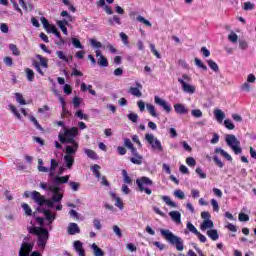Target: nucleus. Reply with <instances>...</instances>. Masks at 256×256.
I'll return each mask as SVG.
<instances>
[{"label": "nucleus", "mask_w": 256, "mask_h": 256, "mask_svg": "<svg viewBox=\"0 0 256 256\" xmlns=\"http://www.w3.org/2000/svg\"><path fill=\"white\" fill-rule=\"evenodd\" d=\"M28 233H30V235H36V237H38V247L45 249V245H47V241H49V230L43 227H29Z\"/></svg>", "instance_id": "obj_1"}, {"label": "nucleus", "mask_w": 256, "mask_h": 256, "mask_svg": "<svg viewBox=\"0 0 256 256\" xmlns=\"http://www.w3.org/2000/svg\"><path fill=\"white\" fill-rule=\"evenodd\" d=\"M160 233L164 239L168 241L171 245H175L177 251H183L185 246L183 245V239L179 236H175L171 230L160 229Z\"/></svg>", "instance_id": "obj_2"}, {"label": "nucleus", "mask_w": 256, "mask_h": 256, "mask_svg": "<svg viewBox=\"0 0 256 256\" xmlns=\"http://www.w3.org/2000/svg\"><path fill=\"white\" fill-rule=\"evenodd\" d=\"M79 134V129L77 127H72L70 129L64 128V133H59L58 139L60 143H77L75 137Z\"/></svg>", "instance_id": "obj_3"}, {"label": "nucleus", "mask_w": 256, "mask_h": 256, "mask_svg": "<svg viewBox=\"0 0 256 256\" xmlns=\"http://www.w3.org/2000/svg\"><path fill=\"white\" fill-rule=\"evenodd\" d=\"M31 199L34 201V203H37L39 207H43V205H47L50 209H53L55 207V201L46 199L45 196L41 195V193L37 191L31 192Z\"/></svg>", "instance_id": "obj_4"}, {"label": "nucleus", "mask_w": 256, "mask_h": 256, "mask_svg": "<svg viewBox=\"0 0 256 256\" xmlns=\"http://www.w3.org/2000/svg\"><path fill=\"white\" fill-rule=\"evenodd\" d=\"M225 141L228 147L232 149L235 155H241V153H243V149L241 148V142L239 141V139H237L235 135L233 134L226 135Z\"/></svg>", "instance_id": "obj_5"}, {"label": "nucleus", "mask_w": 256, "mask_h": 256, "mask_svg": "<svg viewBox=\"0 0 256 256\" xmlns=\"http://www.w3.org/2000/svg\"><path fill=\"white\" fill-rule=\"evenodd\" d=\"M136 184L138 186V189L141 193H146V195H151L153 191L149 189L148 187H151L153 185V180H151L147 176H142L136 180Z\"/></svg>", "instance_id": "obj_6"}, {"label": "nucleus", "mask_w": 256, "mask_h": 256, "mask_svg": "<svg viewBox=\"0 0 256 256\" xmlns=\"http://www.w3.org/2000/svg\"><path fill=\"white\" fill-rule=\"evenodd\" d=\"M178 83L182 85V91H184V93H189V95H193V93H195V86L188 84L191 83V76L182 74V78H178Z\"/></svg>", "instance_id": "obj_7"}, {"label": "nucleus", "mask_w": 256, "mask_h": 256, "mask_svg": "<svg viewBox=\"0 0 256 256\" xmlns=\"http://www.w3.org/2000/svg\"><path fill=\"white\" fill-rule=\"evenodd\" d=\"M36 57L39 59L40 63L37 61H34L32 63L33 67L36 69L37 73L41 75L42 77L45 76V72L41 69L43 67L44 69L49 68V60L45 57H42L41 54L36 55Z\"/></svg>", "instance_id": "obj_8"}, {"label": "nucleus", "mask_w": 256, "mask_h": 256, "mask_svg": "<svg viewBox=\"0 0 256 256\" xmlns=\"http://www.w3.org/2000/svg\"><path fill=\"white\" fill-rule=\"evenodd\" d=\"M145 139L147 141V143H149V145H151L152 149H154V151H159L160 153L163 152V145L161 144V141L157 138H155V136H153V134H145Z\"/></svg>", "instance_id": "obj_9"}, {"label": "nucleus", "mask_w": 256, "mask_h": 256, "mask_svg": "<svg viewBox=\"0 0 256 256\" xmlns=\"http://www.w3.org/2000/svg\"><path fill=\"white\" fill-rule=\"evenodd\" d=\"M48 191L52 193V201L59 203L63 199V194L60 193L61 188L55 185H48Z\"/></svg>", "instance_id": "obj_10"}, {"label": "nucleus", "mask_w": 256, "mask_h": 256, "mask_svg": "<svg viewBox=\"0 0 256 256\" xmlns=\"http://www.w3.org/2000/svg\"><path fill=\"white\" fill-rule=\"evenodd\" d=\"M130 151L131 155L133 156L130 158L131 163H133V165H143V156L139 154L137 148H135V146H132V148H130Z\"/></svg>", "instance_id": "obj_11"}, {"label": "nucleus", "mask_w": 256, "mask_h": 256, "mask_svg": "<svg viewBox=\"0 0 256 256\" xmlns=\"http://www.w3.org/2000/svg\"><path fill=\"white\" fill-rule=\"evenodd\" d=\"M154 103L159 105V107H162L166 113H171V111H173V108L170 106V104L167 103V101L161 99L159 96L154 97Z\"/></svg>", "instance_id": "obj_12"}, {"label": "nucleus", "mask_w": 256, "mask_h": 256, "mask_svg": "<svg viewBox=\"0 0 256 256\" xmlns=\"http://www.w3.org/2000/svg\"><path fill=\"white\" fill-rule=\"evenodd\" d=\"M39 213H43L45 215V219L48 221V225H52L53 221L57 219V216L55 214L51 213V210L43 209V208H38Z\"/></svg>", "instance_id": "obj_13"}, {"label": "nucleus", "mask_w": 256, "mask_h": 256, "mask_svg": "<svg viewBox=\"0 0 256 256\" xmlns=\"http://www.w3.org/2000/svg\"><path fill=\"white\" fill-rule=\"evenodd\" d=\"M33 251V244L27 242L22 243V246L19 251V256H28L29 252Z\"/></svg>", "instance_id": "obj_14"}, {"label": "nucleus", "mask_w": 256, "mask_h": 256, "mask_svg": "<svg viewBox=\"0 0 256 256\" xmlns=\"http://www.w3.org/2000/svg\"><path fill=\"white\" fill-rule=\"evenodd\" d=\"M136 87H130L129 93L134 95V97H141L143 94L141 93V89H143V85L139 82L135 83Z\"/></svg>", "instance_id": "obj_15"}, {"label": "nucleus", "mask_w": 256, "mask_h": 256, "mask_svg": "<svg viewBox=\"0 0 256 256\" xmlns=\"http://www.w3.org/2000/svg\"><path fill=\"white\" fill-rule=\"evenodd\" d=\"M70 144L72 146H66V155L72 157V155H75L77 153V150L79 149V143L74 142Z\"/></svg>", "instance_id": "obj_16"}, {"label": "nucleus", "mask_w": 256, "mask_h": 256, "mask_svg": "<svg viewBox=\"0 0 256 256\" xmlns=\"http://www.w3.org/2000/svg\"><path fill=\"white\" fill-rule=\"evenodd\" d=\"M174 110L176 113H178V115H187V113H189V110L181 103L175 104Z\"/></svg>", "instance_id": "obj_17"}, {"label": "nucleus", "mask_w": 256, "mask_h": 256, "mask_svg": "<svg viewBox=\"0 0 256 256\" xmlns=\"http://www.w3.org/2000/svg\"><path fill=\"white\" fill-rule=\"evenodd\" d=\"M74 249L79 256H85V249H83V242L76 240L74 242Z\"/></svg>", "instance_id": "obj_18"}, {"label": "nucleus", "mask_w": 256, "mask_h": 256, "mask_svg": "<svg viewBox=\"0 0 256 256\" xmlns=\"http://www.w3.org/2000/svg\"><path fill=\"white\" fill-rule=\"evenodd\" d=\"M77 233H81V229L77 223H70L68 226V235H77Z\"/></svg>", "instance_id": "obj_19"}, {"label": "nucleus", "mask_w": 256, "mask_h": 256, "mask_svg": "<svg viewBox=\"0 0 256 256\" xmlns=\"http://www.w3.org/2000/svg\"><path fill=\"white\" fill-rule=\"evenodd\" d=\"M214 153L220 154L222 157H224V159H227V161H233V157H231V155L222 148H215Z\"/></svg>", "instance_id": "obj_20"}, {"label": "nucleus", "mask_w": 256, "mask_h": 256, "mask_svg": "<svg viewBox=\"0 0 256 256\" xmlns=\"http://www.w3.org/2000/svg\"><path fill=\"white\" fill-rule=\"evenodd\" d=\"M213 227H215V224L210 219L204 220L200 225L201 231H207V229H213Z\"/></svg>", "instance_id": "obj_21"}, {"label": "nucleus", "mask_w": 256, "mask_h": 256, "mask_svg": "<svg viewBox=\"0 0 256 256\" xmlns=\"http://www.w3.org/2000/svg\"><path fill=\"white\" fill-rule=\"evenodd\" d=\"M169 215L172 221L176 222L177 225L181 224V213H179V211H171Z\"/></svg>", "instance_id": "obj_22"}, {"label": "nucleus", "mask_w": 256, "mask_h": 256, "mask_svg": "<svg viewBox=\"0 0 256 256\" xmlns=\"http://www.w3.org/2000/svg\"><path fill=\"white\" fill-rule=\"evenodd\" d=\"M64 162L66 163L67 169H72L73 165H75V158H73V156L65 155Z\"/></svg>", "instance_id": "obj_23"}, {"label": "nucleus", "mask_w": 256, "mask_h": 256, "mask_svg": "<svg viewBox=\"0 0 256 256\" xmlns=\"http://www.w3.org/2000/svg\"><path fill=\"white\" fill-rule=\"evenodd\" d=\"M214 116L218 123H223V119H225V113L221 111V109L214 110Z\"/></svg>", "instance_id": "obj_24"}, {"label": "nucleus", "mask_w": 256, "mask_h": 256, "mask_svg": "<svg viewBox=\"0 0 256 256\" xmlns=\"http://www.w3.org/2000/svg\"><path fill=\"white\" fill-rule=\"evenodd\" d=\"M54 183H57L58 185H63L65 183H69V175H66V176H56L54 178Z\"/></svg>", "instance_id": "obj_25"}, {"label": "nucleus", "mask_w": 256, "mask_h": 256, "mask_svg": "<svg viewBox=\"0 0 256 256\" xmlns=\"http://www.w3.org/2000/svg\"><path fill=\"white\" fill-rule=\"evenodd\" d=\"M67 24H68L67 20H58L57 21V25L61 29V31L64 35H68L67 26H66Z\"/></svg>", "instance_id": "obj_26"}, {"label": "nucleus", "mask_w": 256, "mask_h": 256, "mask_svg": "<svg viewBox=\"0 0 256 256\" xmlns=\"http://www.w3.org/2000/svg\"><path fill=\"white\" fill-rule=\"evenodd\" d=\"M84 153L89 157V159H92L93 161L99 159V155H97V152L91 149H84Z\"/></svg>", "instance_id": "obj_27"}, {"label": "nucleus", "mask_w": 256, "mask_h": 256, "mask_svg": "<svg viewBox=\"0 0 256 256\" xmlns=\"http://www.w3.org/2000/svg\"><path fill=\"white\" fill-rule=\"evenodd\" d=\"M207 236L210 237L212 241H217V239H219V232L215 229H210L207 231Z\"/></svg>", "instance_id": "obj_28"}, {"label": "nucleus", "mask_w": 256, "mask_h": 256, "mask_svg": "<svg viewBox=\"0 0 256 256\" xmlns=\"http://www.w3.org/2000/svg\"><path fill=\"white\" fill-rule=\"evenodd\" d=\"M57 167H59V162H57V160L55 159H51L50 161V176L53 177V175H55V169H57Z\"/></svg>", "instance_id": "obj_29"}, {"label": "nucleus", "mask_w": 256, "mask_h": 256, "mask_svg": "<svg viewBox=\"0 0 256 256\" xmlns=\"http://www.w3.org/2000/svg\"><path fill=\"white\" fill-rule=\"evenodd\" d=\"M25 73L28 81H35V72L31 68H26Z\"/></svg>", "instance_id": "obj_30"}, {"label": "nucleus", "mask_w": 256, "mask_h": 256, "mask_svg": "<svg viewBox=\"0 0 256 256\" xmlns=\"http://www.w3.org/2000/svg\"><path fill=\"white\" fill-rule=\"evenodd\" d=\"M111 197L112 199H115V206L119 207V209H123V201L121 200V198H119V196H117V194L115 193H111Z\"/></svg>", "instance_id": "obj_31"}, {"label": "nucleus", "mask_w": 256, "mask_h": 256, "mask_svg": "<svg viewBox=\"0 0 256 256\" xmlns=\"http://www.w3.org/2000/svg\"><path fill=\"white\" fill-rule=\"evenodd\" d=\"M101 169V166L99 164H95L91 167V171L95 175L96 179H101V172L99 171Z\"/></svg>", "instance_id": "obj_32"}, {"label": "nucleus", "mask_w": 256, "mask_h": 256, "mask_svg": "<svg viewBox=\"0 0 256 256\" xmlns=\"http://www.w3.org/2000/svg\"><path fill=\"white\" fill-rule=\"evenodd\" d=\"M21 207L24 210L25 215H27L28 217H31L33 215V210L31 209V206H29V204L22 203Z\"/></svg>", "instance_id": "obj_33"}, {"label": "nucleus", "mask_w": 256, "mask_h": 256, "mask_svg": "<svg viewBox=\"0 0 256 256\" xmlns=\"http://www.w3.org/2000/svg\"><path fill=\"white\" fill-rule=\"evenodd\" d=\"M92 249L94 251L95 256H105V252L97 246V244L93 243L92 244Z\"/></svg>", "instance_id": "obj_34"}, {"label": "nucleus", "mask_w": 256, "mask_h": 256, "mask_svg": "<svg viewBox=\"0 0 256 256\" xmlns=\"http://www.w3.org/2000/svg\"><path fill=\"white\" fill-rule=\"evenodd\" d=\"M121 25V18L117 15H114L112 18L108 19V24L113 26V25Z\"/></svg>", "instance_id": "obj_35"}, {"label": "nucleus", "mask_w": 256, "mask_h": 256, "mask_svg": "<svg viewBox=\"0 0 256 256\" xmlns=\"http://www.w3.org/2000/svg\"><path fill=\"white\" fill-rule=\"evenodd\" d=\"M162 201L166 203L169 207H177V204L171 200V197L169 196H161Z\"/></svg>", "instance_id": "obj_36"}, {"label": "nucleus", "mask_w": 256, "mask_h": 256, "mask_svg": "<svg viewBox=\"0 0 256 256\" xmlns=\"http://www.w3.org/2000/svg\"><path fill=\"white\" fill-rule=\"evenodd\" d=\"M122 176L126 185H133V180L131 179V177H129L127 170H122Z\"/></svg>", "instance_id": "obj_37"}, {"label": "nucleus", "mask_w": 256, "mask_h": 256, "mask_svg": "<svg viewBox=\"0 0 256 256\" xmlns=\"http://www.w3.org/2000/svg\"><path fill=\"white\" fill-rule=\"evenodd\" d=\"M207 64L210 67V69H212V71H214L215 73L219 72V65H217L215 61L211 59L207 60Z\"/></svg>", "instance_id": "obj_38"}, {"label": "nucleus", "mask_w": 256, "mask_h": 256, "mask_svg": "<svg viewBox=\"0 0 256 256\" xmlns=\"http://www.w3.org/2000/svg\"><path fill=\"white\" fill-rule=\"evenodd\" d=\"M98 65L100 67H109V60L105 56H100L98 59Z\"/></svg>", "instance_id": "obj_39"}, {"label": "nucleus", "mask_w": 256, "mask_h": 256, "mask_svg": "<svg viewBox=\"0 0 256 256\" xmlns=\"http://www.w3.org/2000/svg\"><path fill=\"white\" fill-rule=\"evenodd\" d=\"M9 49L16 57H19V55H21V51H19V48L15 44H9Z\"/></svg>", "instance_id": "obj_40"}, {"label": "nucleus", "mask_w": 256, "mask_h": 256, "mask_svg": "<svg viewBox=\"0 0 256 256\" xmlns=\"http://www.w3.org/2000/svg\"><path fill=\"white\" fill-rule=\"evenodd\" d=\"M56 55L61 61H64V63H69V58L65 55V52L58 50L56 51Z\"/></svg>", "instance_id": "obj_41"}, {"label": "nucleus", "mask_w": 256, "mask_h": 256, "mask_svg": "<svg viewBox=\"0 0 256 256\" xmlns=\"http://www.w3.org/2000/svg\"><path fill=\"white\" fill-rule=\"evenodd\" d=\"M186 227H187L188 231H190V233H193L194 235H197L199 233V230H197L195 225H193V223H191V222H188L186 224Z\"/></svg>", "instance_id": "obj_42"}, {"label": "nucleus", "mask_w": 256, "mask_h": 256, "mask_svg": "<svg viewBox=\"0 0 256 256\" xmlns=\"http://www.w3.org/2000/svg\"><path fill=\"white\" fill-rule=\"evenodd\" d=\"M194 61H195L196 67H199V68L202 69L203 71H207V65H205V64L203 63V61H201V59L195 58Z\"/></svg>", "instance_id": "obj_43"}, {"label": "nucleus", "mask_w": 256, "mask_h": 256, "mask_svg": "<svg viewBox=\"0 0 256 256\" xmlns=\"http://www.w3.org/2000/svg\"><path fill=\"white\" fill-rule=\"evenodd\" d=\"M15 97H16L17 103H20V105H27V102L25 101V98L23 97V94L15 93Z\"/></svg>", "instance_id": "obj_44"}, {"label": "nucleus", "mask_w": 256, "mask_h": 256, "mask_svg": "<svg viewBox=\"0 0 256 256\" xmlns=\"http://www.w3.org/2000/svg\"><path fill=\"white\" fill-rule=\"evenodd\" d=\"M30 121L35 125L36 129H38L39 131H45V129H43L41 124H39V121H37V118H35L34 116H31Z\"/></svg>", "instance_id": "obj_45"}, {"label": "nucleus", "mask_w": 256, "mask_h": 256, "mask_svg": "<svg viewBox=\"0 0 256 256\" xmlns=\"http://www.w3.org/2000/svg\"><path fill=\"white\" fill-rule=\"evenodd\" d=\"M75 116L78 117V119H84V121L89 120V116L87 114H83V110L76 111Z\"/></svg>", "instance_id": "obj_46"}, {"label": "nucleus", "mask_w": 256, "mask_h": 256, "mask_svg": "<svg viewBox=\"0 0 256 256\" xmlns=\"http://www.w3.org/2000/svg\"><path fill=\"white\" fill-rule=\"evenodd\" d=\"M146 109H148L152 117H157V111L155 110V106H153L152 104H147Z\"/></svg>", "instance_id": "obj_47"}, {"label": "nucleus", "mask_w": 256, "mask_h": 256, "mask_svg": "<svg viewBox=\"0 0 256 256\" xmlns=\"http://www.w3.org/2000/svg\"><path fill=\"white\" fill-rule=\"evenodd\" d=\"M224 127H226V129H228L229 131H233V129H235V124H233L231 120L226 119L224 120Z\"/></svg>", "instance_id": "obj_48"}, {"label": "nucleus", "mask_w": 256, "mask_h": 256, "mask_svg": "<svg viewBox=\"0 0 256 256\" xmlns=\"http://www.w3.org/2000/svg\"><path fill=\"white\" fill-rule=\"evenodd\" d=\"M72 44L76 49H84L83 44H81V41L77 38H72Z\"/></svg>", "instance_id": "obj_49"}, {"label": "nucleus", "mask_w": 256, "mask_h": 256, "mask_svg": "<svg viewBox=\"0 0 256 256\" xmlns=\"http://www.w3.org/2000/svg\"><path fill=\"white\" fill-rule=\"evenodd\" d=\"M150 50H151V53H153V55H154L157 59H161V54H160L159 51H157V49L155 48V44H153V43L150 44Z\"/></svg>", "instance_id": "obj_50"}, {"label": "nucleus", "mask_w": 256, "mask_h": 256, "mask_svg": "<svg viewBox=\"0 0 256 256\" xmlns=\"http://www.w3.org/2000/svg\"><path fill=\"white\" fill-rule=\"evenodd\" d=\"M136 21H139V23H143L144 25H146V27L152 26L151 22H149V20L145 19L143 16H138L136 18Z\"/></svg>", "instance_id": "obj_51"}, {"label": "nucleus", "mask_w": 256, "mask_h": 256, "mask_svg": "<svg viewBox=\"0 0 256 256\" xmlns=\"http://www.w3.org/2000/svg\"><path fill=\"white\" fill-rule=\"evenodd\" d=\"M38 163H39L38 170H39L41 173H48V172H49V168L43 166V160H42V159H39V160H38Z\"/></svg>", "instance_id": "obj_52"}, {"label": "nucleus", "mask_w": 256, "mask_h": 256, "mask_svg": "<svg viewBox=\"0 0 256 256\" xmlns=\"http://www.w3.org/2000/svg\"><path fill=\"white\" fill-rule=\"evenodd\" d=\"M228 39L231 43H237V41H239V36L235 32H232L228 35Z\"/></svg>", "instance_id": "obj_53"}, {"label": "nucleus", "mask_w": 256, "mask_h": 256, "mask_svg": "<svg viewBox=\"0 0 256 256\" xmlns=\"http://www.w3.org/2000/svg\"><path fill=\"white\" fill-rule=\"evenodd\" d=\"M191 115L193 117H196V119H199V118L203 117V112L199 109H194L191 111Z\"/></svg>", "instance_id": "obj_54"}, {"label": "nucleus", "mask_w": 256, "mask_h": 256, "mask_svg": "<svg viewBox=\"0 0 256 256\" xmlns=\"http://www.w3.org/2000/svg\"><path fill=\"white\" fill-rule=\"evenodd\" d=\"M128 119H129V121H132V123H137V121L139 119V115H137V113H129Z\"/></svg>", "instance_id": "obj_55"}, {"label": "nucleus", "mask_w": 256, "mask_h": 256, "mask_svg": "<svg viewBox=\"0 0 256 256\" xmlns=\"http://www.w3.org/2000/svg\"><path fill=\"white\" fill-rule=\"evenodd\" d=\"M93 225H94V228L97 229V231H101L103 225L101 224V220L95 218L93 220Z\"/></svg>", "instance_id": "obj_56"}, {"label": "nucleus", "mask_w": 256, "mask_h": 256, "mask_svg": "<svg viewBox=\"0 0 256 256\" xmlns=\"http://www.w3.org/2000/svg\"><path fill=\"white\" fill-rule=\"evenodd\" d=\"M69 187H71L72 191H79V187H81V184H79L78 182L70 181Z\"/></svg>", "instance_id": "obj_57"}, {"label": "nucleus", "mask_w": 256, "mask_h": 256, "mask_svg": "<svg viewBox=\"0 0 256 256\" xmlns=\"http://www.w3.org/2000/svg\"><path fill=\"white\" fill-rule=\"evenodd\" d=\"M253 9H255V4L251 2L244 3V11H253Z\"/></svg>", "instance_id": "obj_58"}, {"label": "nucleus", "mask_w": 256, "mask_h": 256, "mask_svg": "<svg viewBox=\"0 0 256 256\" xmlns=\"http://www.w3.org/2000/svg\"><path fill=\"white\" fill-rule=\"evenodd\" d=\"M210 203L213 207V211H215L216 213H219V203L217 202V200L211 199Z\"/></svg>", "instance_id": "obj_59"}, {"label": "nucleus", "mask_w": 256, "mask_h": 256, "mask_svg": "<svg viewBox=\"0 0 256 256\" xmlns=\"http://www.w3.org/2000/svg\"><path fill=\"white\" fill-rule=\"evenodd\" d=\"M213 161L220 169H223L225 164L221 161V159H219V157L214 156Z\"/></svg>", "instance_id": "obj_60"}, {"label": "nucleus", "mask_w": 256, "mask_h": 256, "mask_svg": "<svg viewBox=\"0 0 256 256\" xmlns=\"http://www.w3.org/2000/svg\"><path fill=\"white\" fill-rule=\"evenodd\" d=\"M9 108L12 111V113L15 115V117H17L18 119H21V114L19 113V111L14 105H10Z\"/></svg>", "instance_id": "obj_61"}, {"label": "nucleus", "mask_w": 256, "mask_h": 256, "mask_svg": "<svg viewBox=\"0 0 256 256\" xmlns=\"http://www.w3.org/2000/svg\"><path fill=\"white\" fill-rule=\"evenodd\" d=\"M174 196L177 197V199H185V193L181 190H175Z\"/></svg>", "instance_id": "obj_62"}, {"label": "nucleus", "mask_w": 256, "mask_h": 256, "mask_svg": "<svg viewBox=\"0 0 256 256\" xmlns=\"http://www.w3.org/2000/svg\"><path fill=\"white\" fill-rule=\"evenodd\" d=\"M248 47H249V44H247V41L245 40L239 41V49H241L242 51H245V49H247Z\"/></svg>", "instance_id": "obj_63"}, {"label": "nucleus", "mask_w": 256, "mask_h": 256, "mask_svg": "<svg viewBox=\"0 0 256 256\" xmlns=\"http://www.w3.org/2000/svg\"><path fill=\"white\" fill-rule=\"evenodd\" d=\"M238 219H239V221L247 222V221H249V215H247L245 213H240L238 215Z\"/></svg>", "instance_id": "obj_64"}]
</instances>
